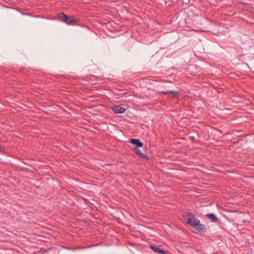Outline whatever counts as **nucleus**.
Wrapping results in <instances>:
<instances>
[{
    "mask_svg": "<svg viewBox=\"0 0 254 254\" xmlns=\"http://www.w3.org/2000/svg\"><path fill=\"white\" fill-rule=\"evenodd\" d=\"M130 142L137 147H142L143 146V143L138 139H132Z\"/></svg>",
    "mask_w": 254,
    "mask_h": 254,
    "instance_id": "nucleus-7",
    "label": "nucleus"
},
{
    "mask_svg": "<svg viewBox=\"0 0 254 254\" xmlns=\"http://www.w3.org/2000/svg\"><path fill=\"white\" fill-rule=\"evenodd\" d=\"M188 223L191 226L194 227L198 231H206V229L205 225L201 224L199 220L191 213H188Z\"/></svg>",
    "mask_w": 254,
    "mask_h": 254,
    "instance_id": "nucleus-1",
    "label": "nucleus"
},
{
    "mask_svg": "<svg viewBox=\"0 0 254 254\" xmlns=\"http://www.w3.org/2000/svg\"><path fill=\"white\" fill-rule=\"evenodd\" d=\"M112 111L115 114H122L126 111L125 108L120 106H114L112 108Z\"/></svg>",
    "mask_w": 254,
    "mask_h": 254,
    "instance_id": "nucleus-3",
    "label": "nucleus"
},
{
    "mask_svg": "<svg viewBox=\"0 0 254 254\" xmlns=\"http://www.w3.org/2000/svg\"><path fill=\"white\" fill-rule=\"evenodd\" d=\"M206 217L210 219L214 223L217 222L218 221V218L213 213L207 214Z\"/></svg>",
    "mask_w": 254,
    "mask_h": 254,
    "instance_id": "nucleus-5",
    "label": "nucleus"
},
{
    "mask_svg": "<svg viewBox=\"0 0 254 254\" xmlns=\"http://www.w3.org/2000/svg\"><path fill=\"white\" fill-rule=\"evenodd\" d=\"M2 151V149H1V146L0 145V151Z\"/></svg>",
    "mask_w": 254,
    "mask_h": 254,
    "instance_id": "nucleus-9",
    "label": "nucleus"
},
{
    "mask_svg": "<svg viewBox=\"0 0 254 254\" xmlns=\"http://www.w3.org/2000/svg\"><path fill=\"white\" fill-rule=\"evenodd\" d=\"M161 94L164 95H169L172 97H175L178 96V93L177 92H174L173 91H167L160 92Z\"/></svg>",
    "mask_w": 254,
    "mask_h": 254,
    "instance_id": "nucleus-4",
    "label": "nucleus"
},
{
    "mask_svg": "<svg viewBox=\"0 0 254 254\" xmlns=\"http://www.w3.org/2000/svg\"><path fill=\"white\" fill-rule=\"evenodd\" d=\"M59 19L68 25H77V21L73 17H69L64 13L61 12L58 14Z\"/></svg>",
    "mask_w": 254,
    "mask_h": 254,
    "instance_id": "nucleus-2",
    "label": "nucleus"
},
{
    "mask_svg": "<svg viewBox=\"0 0 254 254\" xmlns=\"http://www.w3.org/2000/svg\"><path fill=\"white\" fill-rule=\"evenodd\" d=\"M135 152L142 158H148V156L141 152V151L137 148H135L134 149Z\"/></svg>",
    "mask_w": 254,
    "mask_h": 254,
    "instance_id": "nucleus-8",
    "label": "nucleus"
},
{
    "mask_svg": "<svg viewBox=\"0 0 254 254\" xmlns=\"http://www.w3.org/2000/svg\"><path fill=\"white\" fill-rule=\"evenodd\" d=\"M150 248L155 253H158V254H166V252L163 250H162V249H160L158 247L151 246Z\"/></svg>",
    "mask_w": 254,
    "mask_h": 254,
    "instance_id": "nucleus-6",
    "label": "nucleus"
}]
</instances>
